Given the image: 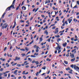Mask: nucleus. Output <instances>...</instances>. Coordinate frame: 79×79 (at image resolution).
<instances>
[{
    "label": "nucleus",
    "mask_w": 79,
    "mask_h": 79,
    "mask_svg": "<svg viewBox=\"0 0 79 79\" xmlns=\"http://www.w3.org/2000/svg\"><path fill=\"white\" fill-rule=\"evenodd\" d=\"M41 16H42V18H44L45 17V16L44 15H41Z\"/></svg>",
    "instance_id": "nucleus-58"
},
{
    "label": "nucleus",
    "mask_w": 79,
    "mask_h": 79,
    "mask_svg": "<svg viewBox=\"0 0 79 79\" xmlns=\"http://www.w3.org/2000/svg\"><path fill=\"white\" fill-rule=\"evenodd\" d=\"M25 50L27 51H27L29 50V48H27V47L25 48Z\"/></svg>",
    "instance_id": "nucleus-18"
},
{
    "label": "nucleus",
    "mask_w": 79,
    "mask_h": 79,
    "mask_svg": "<svg viewBox=\"0 0 79 79\" xmlns=\"http://www.w3.org/2000/svg\"><path fill=\"white\" fill-rule=\"evenodd\" d=\"M6 66L7 67H9V66H10V65H9V64H8V63H6Z\"/></svg>",
    "instance_id": "nucleus-19"
},
{
    "label": "nucleus",
    "mask_w": 79,
    "mask_h": 79,
    "mask_svg": "<svg viewBox=\"0 0 79 79\" xmlns=\"http://www.w3.org/2000/svg\"><path fill=\"white\" fill-rule=\"evenodd\" d=\"M10 73H9L8 74V77H10Z\"/></svg>",
    "instance_id": "nucleus-46"
},
{
    "label": "nucleus",
    "mask_w": 79,
    "mask_h": 79,
    "mask_svg": "<svg viewBox=\"0 0 79 79\" xmlns=\"http://www.w3.org/2000/svg\"><path fill=\"white\" fill-rule=\"evenodd\" d=\"M55 29V26H54L52 28V29Z\"/></svg>",
    "instance_id": "nucleus-55"
},
{
    "label": "nucleus",
    "mask_w": 79,
    "mask_h": 79,
    "mask_svg": "<svg viewBox=\"0 0 79 79\" xmlns=\"http://www.w3.org/2000/svg\"><path fill=\"white\" fill-rule=\"evenodd\" d=\"M64 63L65 64H68V61H64Z\"/></svg>",
    "instance_id": "nucleus-21"
},
{
    "label": "nucleus",
    "mask_w": 79,
    "mask_h": 79,
    "mask_svg": "<svg viewBox=\"0 0 79 79\" xmlns=\"http://www.w3.org/2000/svg\"><path fill=\"white\" fill-rule=\"evenodd\" d=\"M15 25H14V26H13V27H12L13 29H14V28L15 27Z\"/></svg>",
    "instance_id": "nucleus-60"
},
{
    "label": "nucleus",
    "mask_w": 79,
    "mask_h": 79,
    "mask_svg": "<svg viewBox=\"0 0 79 79\" xmlns=\"http://www.w3.org/2000/svg\"><path fill=\"white\" fill-rule=\"evenodd\" d=\"M47 41H48L49 42H50V39H48V40H47Z\"/></svg>",
    "instance_id": "nucleus-52"
},
{
    "label": "nucleus",
    "mask_w": 79,
    "mask_h": 79,
    "mask_svg": "<svg viewBox=\"0 0 79 79\" xmlns=\"http://www.w3.org/2000/svg\"><path fill=\"white\" fill-rule=\"evenodd\" d=\"M35 57H36V56H34V55H31V58H35Z\"/></svg>",
    "instance_id": "nucleus-17"
},
{
    "label": "nucleus",
    "mask_w": 79,
    "mask_h": 79,
    "mask_svg": "<svg viewBox=\"0 0 79 79\" xmlns=\"http://www.w3.org/2000/svg\"><path fill=\"white\" fill-rule=\"evenodd\" d=\"M35 63H36V64L37 65L39 64V62H38V61H36L35 62Z\"/></svg>",
    "instance_id": "nucleus-25"
},
{
    "label": "nucleus",
    "mask_w": 79,
    "mask_h": 79,
    "mask_svg": "<svg viewBox=\"0 0 79 79\" xmlns=\"http://www.w3.org/2000/svg\"><path fill=\"white\" fill-rule=\"evenodd\" d=\"M14 25H15V26L16 25V22H14Z\"/></svg>",
    "instance_id": "nucleus-56"
},
{
    "label": "nucleus",
    "mask_w": 79,
    "mask_h": 79,
    "mask_svg": "<svg viewBox=\"0 0 79 79\" xmlns=\"http://www.w3.org/2000/svg\"><path fill=\"white\" fill-rule=\"evenodd\" d=\"M56 31L55 32V34H57L58 32V28H57L56 29Z\"/></svg>",
    "instance_id": "nucleus-6"
},
{
    "label": "nucleus",
    "mask_w": 79,
    "mask_h": 79,
    "mask_svg": "<svg viewBox=\"0 0 79 79\" xmlns=\"http://www.w3.org/2000/svg\"><path fill=\"white\" fill-rule=\"evenodd\" d=\"M20 50H21L22 51H25V49H20Z\"/></svg>",
    "instance_id": "nucleus-34"
},
{
    "label": "nucleus",
    "mask_w": 79,
    "mask_h": 79,
    "mask_svg": "<svg viewBox=\"0 0 79 79\" xmlns=\"http://www.w3.org/2000/svg\"><path fill=\"white\" fill-rule=\"evenodd\" d=\"M39 72H37L36 73V76H39Z\"/></svg>",
    "instance_id": "nucleus-26"
},
{
    "label": "nucleus",
    "mask_w": 79,
    "mask_h": 79,
    "mask_svg": "<svg viewBox=\"0 0 79 79\" xmlns=\"http://www.w3.org/2000/svg\"><path fill=\"white\" fill-rule=\"evenodd\" d=\"M49 2L48 1L46 0L45 1V4H47V3H48Z\"/></svg>",
    "instance_id": "nucleus-28"
},
{
    "label": "nucleus",
    "mask_w": 79,
    "mask_h": 79,
    "mask_svg": "<svg viewBox=\"0 0 79 79\" xmlns=\"http://www.w3.org/2000/svg\"><path fill=\"white\" fill-rule=\"evenodd\" d=\"M75 58H74L73 59L71 60V61H72V62H73V61L75 60Z\"/></svg>",
    "instance_id": "nucleus-16"
},
{
    "label": "nucleus",
    "mask_w": 79,
    "mask_h": 79,
    "mask_svg": "<svg viewBox=\"0 0 79 79\" xmlns=\"http://www.w3.org/2000/svg\"><path fill=\"white\" fill-rule=\"evenodd\" d=\"M55 37H56L57 38H59V37H60V35H56L55 36Z\"/></svg>",
    "instance_id": "nucleus-22"
},
{
    "label": "nucleus",
    "mask_w": 79,
    "mask_h": 79,
    "mask_svg": "<svg viewBox=\"0 0 79 79\" xmlns=\"http://www.w3.org/2000/svg\"><path fill=\"white\" fill-rule=\"evenodd\" d=\"M74 10H72V11L71 12L72 14H74Z\"/></svg>",
    "instance_id": "nucleus-31"
},
{
    "label": "nucleus",
    "mask_w": 79,
    "mask_h": 79,
    "mask_svg": "<svg viewBox=\"0 0 79 79\" xmlns=\"http://www.w3.org/2000/svg\"><path fill=\"white\" fill-rule=\"evenodd\" d=\"M17 71H18V70H16L15 71V72H14V74H16V73H17Z\"/></svg>",
    "instance_id": "nucleus-30"
},
{
    "label": "nucleus",
    "mask_w": 79,
    "mask_h": 79,
    "mask_svg": "<svg viewBox=\"0 0 79 79\" xmlns=\"http://www.w3.org/2000/svg\"><path fill=\"white\" fill-rule=\"evenodd\" d=\"M65 19H63V21H62V23H64V20Z\"/></svg>",
    "instance_id": "nucleus-50"
},
{
    "label": "nucleus",
    "mask_w": 79,
    "mask_h": 79,
    "mask_svg": "<svg viewBox=\"0 0 79 79\" xmlns=\"http://www.w3.org/2000/svg\"><path fill=\"white\" fill-rule=\"evenodd\" d=\"M46 68L45 67V66H44V67H43L42 68V69H44V70H45Z\"/></svg>",
    "instance_id": "nucleus-27"
},
{
    "label": "nucleus",
    "mask_w": 79,
    "mask_h": 79,
    "mask_svg": "<svg viewBox=\"0 0 79 79\" xmlns=\"http://www.w3.org/2000/svg\"><path fill=\"white\" fill-rule=\"evenodd\" d=\"M0 71H3V69L1 68V69H0Z\"/></svg>",
    "instance_id": "nucleus-44"
},
{
    "label": "nucleus",
    "mask_w": 79,
    "mask_h": 79,
    "mask_svg": "<svg viewBox=\"0 0 79 79\" xmlns=\"http://www.w3.org/2000/svg\"><path fill=\"white\" fill-rule=\"evenodd\" d=\"M53 10H55V7L54 6H53Z\"/></svg>",
    "instance_id": "nucleus-61"
},
{
    "label": "nucleus",
    "mask_w": 79,
    "mask_h": 79,
    "mask_svg": "<svg viewBox=\"0 0 79 79\" xmlns=\"http://www.w3.org/2000/svg\"><path fill=\"white\" fill-rule=\"evenodd\" d=\"M8 25L6 24V23H4L3 24V26L2 27V29H3L4 28L6 29L7 27H8Z\"/></svg>",
    "instance_id": "nucleus-2"
},
{
    "label": "nucleus",
    "mask_w": 79,
    "mask_h": 79,
    "mask_svg": "<svg viewBox=\"0 0 79 79\" xmlns=\"http://www.w3.org/2000/svg\"><path fill=\"white\" fill-rule=\"evenodd\" d=\"M78 40L77 39H75L74 40V41H75V42H76L77 40Z\"/></svg>",
    "instance_id": "nucleus-53"
},
{
    "label": "nucleus",
    "mask_w": 79,
    "mask_h": 79,
    "mask_svg": "<svg viewBox=\"0 0 79 79\" xmlns=\"http://www.w3.org/2000/svg\"><path fill=\"white\" fill-rule=\"evenodd\" d=\"M50 73V70H49L47 73L48 74H49Z\"/></svg>",
    "instance_id": "nucleus-47"
},
{
    "label": "nucleus",
    "mask_w": 79,
    "mask_h": 79,
    "mask_svg": "<svg viewBox=\"0 0 79 79\" xmlns=\"http://www.w3.org/2000/svg\"><path fill=\"white\" fill-rule=\"evenodd\" d=\"M77 5H79V1H77Z\"/></svg>",
    "instance_id": "nucleus-48"
},
{
    "label": "nucleus",
    "mask_w": 79,
    "mask_h": 79,
    "mask_svg": "<svg viewBox=\"0 0 79 79\" xmlns=\"http://www.w3.org/2000/svg\"><path fill=\"white\" fill-rule=\"evenodd\" d=\"M66 69L67 71L68 70H70V68H69V67H68Z\"/></svg>",
    "instance_id": "nucleus-24"
},
{
    "label": "nucleus",
    "mask_w": 79,
    "mask_h": 79,
    "mask_svg": "<svg viewBox=\"0 0 79 79\" xmlns=\"http://www.w3.org/2000/svg\"><path fill=\"white\" fill-rule=\"evenodd\" d=\"M15 1H16V0H14L12 5H14V4L15 3Z\"/></svg>",
    "instance_id": "nucleus-32"
},
{
    "label": "nucleus",
    "mask_w": 79,
    "mask_h": 79,
    "mask_svg": "<svg viewBox=\"0 0 79 79\" xmlns=\"http://www.w3.org/2000/svg\"><path fill=\"white\" fill-rule=\"evenodd\" d=\"M6 72H5L4 73H3V74H6Z\"/></svg>",
    "instance_id": "nucleus-62"
},
{
    "label": "nucleus",
    "mask_w": 79,
    "mask_h": 79,
    "mask_svg": "<svg viewBox=\"0 0 79 79\" xmlns=\"http://www.w3.org/2000/svg\"><path fill=\"white\" fill-rule=\"evenodd\" d=\"M45 47V46H43L42 47H41V48H44Z\"/></svg>",
    "instance_id": "nucleus-49"
},
{
    "label": "nucleus",
    "mask_w": 79,
    "mask_h": 79,
    "mask_svg": "<svg viewBox=\"0 0 79 79\" xmlns=\"http://www.w3.org/2000/svg\"><path fill=\"white\" fill-rule=\"evenodd\" d=\"M49 49H50V47H49V45H48V48H47V50H48Z\"/></svg>",
    "instance_id": "nucleus-37"
},
{
    "label": "nucleus",
    "mask_w": 79,
    "mask_h": 79,
    "mask_svg": "<svg viewBox=\"0 0 79 79\" xmlns=\"http://www.w3.org/2000/svg\"><path fill=\"white\" fill-rule=\"evenodd\" d=\"M29 66L28 65H27L26 66L25 68H29Z\"/></svg>",
    "instance_id": "nucleus-45"
},
{
    "label": "nucleus",
    "mask_w": 79,
    "mask_h": 79,
    "mask_svg": "<svg viewBox=\"0 0 79 79\" xmlns=\"http://www.w3.org/2000/svg\"><path fill=\"white\" fill-rule=\"evenodd\" d=\"M44 34H46V35H48V33L47 31V30H46L45 31H44Z\"/></svg>",
    "instance_id": "nucleus-11"
},
{
    "label": "nucleus",
    "mask_w": 79,
    "mask_h": 79,
    "mask_svg": "<svg viewBox=\"0 0 79 79\" xmlns=\"http://www.w3.org/2000/svg\"><path fill=\"white\" fill-rule=\"evenodd\" d=\"M12 15H13V14L11 13V14L8 15V17H10V16H12Z\"/></svg>",
    "instance_id": "nucleus-23"
},
{
    "label": "nucleus",
    "mask_w": 79,
    "mask_h": 79,
    "mask_svg": "<svg viewBox=\"0 0 79 79\" xmlns=\"http://www.w3.org/2000/svg\"><path fill=\"white\" fill-rule=\"evenodd\" d=\"M17 66L19 67L21 66V64H17Z\"/></svg>",
    "instance_id": "nucleus-36"
},
{
    "label": "nucleus",
    "mask_w": 79,
    "mask_h": 79,
    "mask_svg": "<svg viewBox=\"0 0 79 79\" xmlns=\"http://www.w3.org/2000/svg\"><path fill=\"white\" fill-rule=\"evenodd\" d=\"M28 60L29 61H30L31 60V58H28Z\"/></svg>",
    "instance_id": "nucleus-63"
},
{
    "label": "nucleus",
    "mask_w": 79,
    "mask_h": 79,
    "mask_svg": "<svg viewBox=\"0 0 79 79\" xmlns=\"http://www.w3.org/2000/svg\"><path fill=\"white\" fill-rule=\"evenodd\" d=\"M56 50H58V53H60L61 52V48H56Z\"/></svg>",
    "instance_id": "nucleus-5"
},
{
    "label": "nucleus",
    "mask_w": 79,
    "mask_h": 79,
    "mask_svg": "<svg viewBox=\"0 0 79 79\" xmlns=\"http://www.w3.org/2000/svg\"><path fill=\"white\" fill-rule=\"evenodd\" d=\"M66 45H67V43H65L64 44L63 43L62 45L63 46V47H65V46H66Z\"/></svg>",
    "instance_id": "nucleus-12"
},
{
    "label": "nucleus",
    "mask_w": 79,
    "mask_h": 79,
    "mask_svg": "<svg viewBox=\"0 0 79 79\" xmlns=\"http://www.w3.org/2000/svg\"><path fill=\"white\" fill-rule=\"evenodd\" d=\"M35 60H34L32 62V63H35Z\"/></svg>",
    "instance_id": "nucleus-42"
},
{
    "label": "nucleus",
    "mask_w": 79,
    "mask_h": 79,
    "mask_svg": "<svg viewBox=\"0 0 79 79\" xmlns=\"http://www.w3.org/2000/svg\"><path fill=\"white\" fill-rule=\"evenodd\" d=\"M14 8V5H12L10 6L6 10H10V8Z\"/></svg>",
    "instance_id": "nucleus-3"
},
{
    "label": "nucleus",
    "mask_w": 79,
    "mask_h": 79,
    "mask_svg": "<svg viewBox=\"0 0 79 79\" xmlns=\"http://www.w3.org/2000/svg\"><path fill=\"white\" fill-rule=\"evenodd\" d=\"M70 56H71L72 58H74V55L73 54H72L70 55Z\"/></svg>",
    "instance_id": "nucleus-14"
},
{
    "label": "nucleus",
    "mask_w": 79,
    "mask_h": 79,
    "mask_svg": "<svg viewBox=\"0 0 79 79\" xmlns=\"http://www.w3.org/2000/svg\"><path fill=\"white\" fill-rule=\"evenodd\" d=\"M25 72H26V71H24L22 73L23 74H26V73H25Z\"/></svg>",
    "instance_id": "nucleus-41"
},
{
    "label": "nucleus",
    "mask_w": 79,
    "mask_h": 79,
    "mask_svg": "<svg viewBox=\"0 0 79 79\" xmlns=\"http://www.w3.org/2000/svg\"><path fill=\"white\" fill-rule=\"evenodd\" d=\"M40 42H42V40H43V39H42V38L41 37L40 38Z\"/></svg>",
    "instance_id": "nucleus-15"
},
{
    "label": "nucleus",
    "mask_w": 79,
    "mask_h": 79,
    "mask_svg": "<svg viewBox=\"0 0 79 79\" xmlns=\"http://www.w3.org/2000/svg\"><path fill=\"white\" fill-rule=\"evenodd\" d=\"M7 74H5L4 75V77H6V76H7Z\"/></svg>",
    "instance_id": "nucleus-57"
},
{
    "label": "nucleus",
    "mask_w": 79,
    "mask_h": 79,
    "mask_svg": "<svg viewBox=\"0 0 79 79\" xmlns=\"http://www.w3.org/2000/svg\"><path fill=\"white\" fill-rule=\"evenodd\" d=\"M26 54L24 53H22V55L23 56H25Z\"/></svg>",
    "instance_id": "nucleus-33"
},
{
    "label": "nucleus",
    "mask_w": 79,
    "mask_h": 79,
    "mask_svg": "<svg viewBox=\"0 0 79 79\" xmlns=\"http://www.w3.org/2000/svg\"><path fill=\"white\" fill-rule=\"evenodd\" d=\"M64 32V30H63L62 31H60L59 33H61V32L63 33Z\"/></svg>",
    "instance_id": "nucleus-38"
},
{
    "label": "nucleus",
    "mask_w": 79,
    "mask_h": 79,
    "mask_svg": "<svg viewBox=\"0 0 79 79\" xmlns=\"http://www.w3.org/2000/svg\"><path fill=\"white\" fill-rule=\"evenodd\" d=\"M68 20L69 21V23L70 24V23H71L72 21H73V19H68Z\"/></svg>",
    "instance_id": "nucleus-7"
},
{
    "label": "nucleus",
    "mask_w": 79,
    "mask_h": 79,
    "mask_svg": "<svg viewBox=\"0 0 79 79\" xmlns=\"http://www.w3.org/2000/svg\"><path fill=\"white\" fill-rule=\"evenodd\" d=\"M33 42H34V40H32V42H31L29 43L30 45H31V44H32V43H33Z\"/></svg>",
    "instance_id": "nucleus-29"
},
{
    "label": "nucleus",
    "mask_w": 79,
    "mask_h": 79,
    "mask_svg": "<svg viewBox=\"0 0 79 79\" xmlns=\"http://www.w3.org/2000/svg\"><path fill=\"white\" fill-rule=\"evenodd\" d=\"M36 47H37L36 49V52L37 53L39 52V47L37 46Z\"/></svg>",
    "instance_id": "nucleus-8"
},
{
    "label": "nucleus",
    "mask_w": 79,
    "mask_h": 79,
    "mask_svg": "<svg viewBox=\"0 0 79 79\" xmlns=\"http://www.w3.org/2000/svg\"><path fill=\"white\" fill-rule=\"evenodd\" d=\"M65 23L67 25L68 24V21H66L65 22Z\"/></svg>",
    "instance_id": "nucleus-35"
},
{
    "label": "nucleus",
    "mask_w": 79,
    "mask_h": 79,
    "mask_svg": "<svg viewBox=\"0 0 79 79\" xmlns=\"http://www.w3.org/2000/svg\"><path fill=\"white\" fill-rule=\"evenodd\" d=\"M61 40L60 38H58L57 40V41L58 42H60V41H61Z\"/></svg>",
    "instance_id": "nucleus-13"
},
{
    "label": "nucleus",
    "mask_w": 79,
    "mask_h": 79,
    "mask_svg": "<svg viewBox=\"0 0 79 79\" xmlns=\"http://www.w3.org/2000/svg\"><path fill=\"white\" fill-rule=\"evenodd\" d=\"M36 5H39V2H36Z\"/></svg>",
    "instance_id": "nucleus-54"
},
{
    "label": "nucleus",
    "mask_w": 79,
    "mask_h": 79,
    "mask_svg": "<svg viewBox=\"0 0 79 79\" xmlns=\"http://www.w3.org/2000/svg\"><path fill=\"white\" fill-rule=\"evenodd\" d=\"M16 64H17V63H15L14 64H13L12 65V66H15V65H16Z\"/></svg>",
    "instance_id": "nucleus-39"
},
{
    "label": "nucleus",
    "mask_w": 79,
    "mask_h": 79,
    "mask_svg": "<svg viewBox=\"0 0 79 79\" xmlns=\"http://www.w3.org/2000/svg\"><path fill=\"white\" fill-rule=\"evenodd\" d=\"M61 48V47H60V44H57V47L56 48H56Z\"/></svg>",
    "instance_id": "nucleus-10"
},
{
    "label": "nucleus",
    "mask_w": 79,
    "mask_h": 79,
    "mask_svg": "<svg viewBox=\"0 0 79 79\" xmlns=\"http://www.w3.org/2000/svg\"><path fill=\"white\" fill-rule=\"evenodd\" d=\"M20 57H18V56L15 57V58L14 60V61H16V60H20Z\"/></svg>",
    "instance_id": "nucleus-4"
},
{
    "label": "nucleus",
    "mask_w": 79,
    "mask_h": 79,
    "mask_svg": "<svg viewBox=\"0 0 79 79\" xmlns=\"http://www.w3.org/2000/svg\"><path fill=\"white\" fill-rule=\"evenodd\" d=\"M39 10V8H38L36 9L35 10V12H37V10Z\"/></svg>",
    "instance_id": "nucleus-40"
},
{
    "label": "nucleus",
    "mask_w": 79,
    "mask_h": 79,
    "mask_svg": "<svg viewBox=\"0 0 79 79\" xmlns=\"http://www.w3.org/2000/svg\"><path fill=\"white\" fill-rule=\"evenodd\" d=\"M70 67L72 68H74V69H75V70H77V71L79 70V67H78L77 66H76V65H74L73 64H72L70 65Z\"/></svg>",
    "instance_id": "nucleus-1"
},
{
    "label": "nucleus",
    "mask_w": 79,
    "mask_h": 79,
    "mask_svg": "<svg viewBox=\"0 0 79 79\" xmlns=\"http://www.w3.org/2000/svg\"><path fill=\"white\" fill-rule=\"evenodd\" d=\"M77 8V5H75L73 8Z\"/></svg>",
    "instance_id": "nucleus-43"
},
{
    "label": "nucleus",
    "mask_w": 79,
    "mask_h": 79,
    "mask_svg": "<svg viewBox=\"0 0 79 79\" xmlns=\"http://www.w3.org/2000/svg\"><path fill=\"white\" fill-rule=\"evenodd\" d=\"M5 14H6V13L4 12L3 14L2 15V18H3V17L5 15Z\"/></svg>",
    "instance_id": "nucleus-20"
},
{
    "label": "nucleus",
    "mask_w": 79,
    "mask_h": 79,
    "mask_svg": "<svg viewBox=\"0 0 79 79\" xmlns=\"http://www.w3.org/2000/svg\"><path fill=\"white\" fill-rule=\"evenodd\" d=\"M71 30L72 31H74V29L73 28H71Z\"/></svg>",
    "instance_id": "nucleus-64"
},
{
    "label": "nucleus",
    "mask_w": 79,
    "mask_h": 79,
    "mask_svg": "<svg viewBox=\"0 0 79 79\" xmlns=\"http://www.w3.org/2000/svg\"><path fill=\"white\" fill-rule=\"evenodd\" d=\"M2 75H3V74L2 73H0V77L2 76Z\"/></svg>",
    "instance_id": "nucleus-59"
},
{
    "label": "nucleus",
    "mask_w": 79,
    "mask_h": 79,
    "mask_svg": "<svg viewBox=\"0 0 79 79\" xmlns=\"http://www.w3.org/2000/svg\"><path fill=\"white\" fill-rule=\"evenodd\" d=\"M27 63V61H25L24 62V64H26V63Z\"/></svg>",
    "instance_id": "nucleus-51"
},
{
    "label": "nucleus",
    "mask_w": 79,
    "mask_h": 79,
    "mask_svg": "<svg viewBox=\"0 0 79 79\" xmlns=\"http://www.w3.org/2000/svg\"><path fill=\"white\" fill-rule=\"evenodd\" d=\"M22 10H26V7L25 6H23L22 7Z\"/></svg>",
    "instance_id": "nucleus-9"
}]
</instances>
